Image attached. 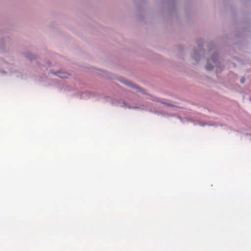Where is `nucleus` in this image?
Segmentation results:
<instances>
[{
	"label": "nucleus",
	"instance_id": "2",
	"mask_svg": "<svg viewBox=\"0 0 251 251\" xmlns=\"http://www.w3.org/2000/svg\"><path fill=\"white\" fill-rule=\"evenodd\" d=\"M212 68V66H209L208 64L206 66V69L207 70H211Z\"/></svg>",
	"mask_w": 251,
	"mask_h": 251
},
{
	"label": "nucleus",
	"instance_id": "1",
	"mask_svg": "<svg viewBox=\"0 0 251 251\" xmlns=\"http://www.w3.org/2000/svg\"><path fill=\"white\" fill-rule=\"evenodd\" d=\"M56 75L58 77L63 78H67L68 76H69V74L66 72H63V73L58 72L56 74Z\"/></svg>",
	"mask_w": 251,
	"mask_h": 251
},
{
	"label": "nucleus",
	"instance_id": "3",
	"mask_svg": "<svg viewBox=\"0 0 251 251\" xmlns=\"http://www.w3.org/2000/svg\"><path fill=\"white\" fill-rule=\"evenodd\" d=\"M241 81L242 83H243L244 82V78H242Z\"/></svg>",
	"mask_w": 251,
	"mask_h": 251
}]
</instances>
